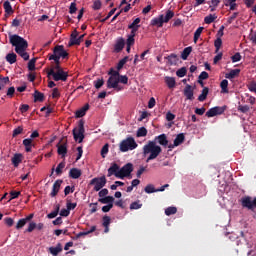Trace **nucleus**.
I'll use <instances>...</instances> for the list:
<instances>
[{
	"label": "nucleus",
	"mask_w": 256,
	"mask_h": 256,
	"mask_svg": "<svg viewBox=\"0 0 256 256\" xmlns=\"http://www.w3.org/2000/svg\"><path fill=\"white\" fill-rule=\"evenodd\" d=\"M215 19H217V14H209L204 18V23H206V25H211Z\"/></svg>",
	"instance_id": "f704fd0d"
},
{
	"label": "nucleus",
	"mask_w": 256,
	"mask_h": 256,
	"mask_svg": "<svg viewBox=\"0 0 256 256\" xmlns=\"http://www.w3.org/2000/svg\"><path fill=\"white\" fill-rule=\"evenodd\" d=\"M184 95L186 97V99H188L189 101H193L194 97H193V88L191 87V85H187L184 89Z\"/></svg>",
	"instance_id": "6ab92c4d"
},
{
	"label": "nucleus",
	"mask_w": 256,
	"mask_h": 256,
	"mask_svg": "<svg viewBox=\"0 0 256 256\" xmlns=\"http://www.w3.org/2000/svg\"><path fill=\"white\" fill-rule=\"evenodd\" d=\"M32 143H33V140L31 138H27L23 140V145L27 153H31V149L33 147Z\"/></svg>",
	"instance_id": "a878e982"
},
{
	"label": "nucleus",
	"mask_w": 256,
	"mask_h": 256,
	"mask_svg": "<svg viewBox=\"0 0 256 256\" xmlns=\"http://www.w3.org/2000/svg\"><path fill=\"white\" fill-rule=\"evenodd\" d=\"M37 59L33 58L28 62V69L29 71H35V63Z\"/></svg>",
	"instance_id": "4d7b16f0"
},
{
	"label": "nucleus",
	"mask_w": 256,
	"mask_h": 256,
	"mask_svg": "<svg viewBox=\"0 0 256 256\" xmlns=\"http://www.w3.org/2000/svg\"><path fill=\"white\" fill-rule=\"evenodd\" d=\"M102 225H103V227H109V225H111V217L104 216Z\"/></svg>",
	"instance_id": "680f3d73"
},
{
	"label": "nucleus",
	"mask_w": 256,
	"mask_h": 256,
	"mask_svg": "<svg viewBox=\"0 0 256 256\" xmlns=\"http://www.w3.org/2000/svg\"><path fill=\"white\" fill-rule=\"evenodd\" d=\"M249 109L250 108L248 105H239L238 106V111H240V113H248Z\"/></svg>",
	"instance_id": "e2e57ef3"
},
{
	"label": "nucleus",
	"mask_w": 256,
	"mask_h": 256,
	"mask_svg": "<svg viewBox=\"0 0 256 256\" xmlns=\"http://www.w3.org/2000/svg\"><path fill=\"white\" fill-rule=\"evenodd\" d=\"M98 201L103 205H113L115 198L113 196H105L104 198H99Z\"/></svg>",
	"instance_id": "4be33fe9"
},
{
	"label": "nucleus",
	"mask_w": 256,
	"mask_h": 256,
	"mask_svg": "<svg viewBox=\"0 0 256 256\" xmlns=\"http://www.w3.org/2000/svg\"><path fill=\"white\" fill-rule=\"evenodd\" d=\"M10 43L13 47H15V51L24 61H29V53H27V47H29V43L23 37L15 34L10 36Z\"/></svg>",
	"instance_id": "f257e3e1"
},
{
	"label": "nucleus",
	"mask_w": 256,
	"mask_h": 256,
	"mask_svg": "<svg viewBox=\"0 0 256 256\" xmlns=\"http://www.w3.org/2000/svg\"><path fill=\"white\" fill-rule=\"evenodd\" d=\"M124 47H125V39L118 38L116 41V44L114 45V51L116 53H119V52L123 51Z\"/></svg>",
	"instance_id": "ddd939ff"
},
{
	"label": "nucleus",
	"mask_w": 256,
	"mask_h": 256,
	"mask_svg": "<svg viewBox=\"0 0 256 256\" xmlns=\"http://www.w3.org/2000/svg\"><path fill=\"white\" fill-rule=\"evenodd\" d=\"M52 56L59 58L62 57V59H66V57H69V53L65 51V48L63 46H56L53 50Z\"/></svg>",
	"instance_id": "9d476101"
},
{
	"label": "nucleus",
	"mask_w": 256,
	"mask_h": 256,
	"mask_svg": "<svg viewBox=\"0 0 256 256\" xmlns=\"http://www.w3.org/2000/svg\"><path fill=\"white\" fill-rule=\"evenodd\" d=\"M145 193H157V189H155V186L153 184H149L144 189Z\"/></svg>",
	"instance_id": "3c124183"
},
{
	"label": "nucleus",
	"mask_w": 256,
	"mask_h": 256,
	"mask_svg": "<svg viewBox=\"0 0 256 256\" xmlns=\"http://www.w3.org/2000/svg\"><path fill=\"white\" fill-rule=\"evenodd\" d=\"M139 23H141V18H136L129 26L128 29H131V33H137L139 31Z\"/></svg>",
	"instance_id": "4468645a"
},
{
	"label": "nucleus",
	"mask_w": 256,
	"mask_h": 256,
	"mask_svg": "<svg viewBox=\"0 0 256 256\" xmlns=\"http://www.w3.org/2000/svg\"><path fill=\"white\" fill-rule=\"evenodd\" d=\"M58 155H61V157L67 155V145L61 144L58 146Z\"/></svg>",
	"instance_id": "e433bc0d"
},
{
	"label": "nucleus",
	"mask_w": 256,
	"mask_h": 256,
	"mask_svg": "<svg viewBox=\"0 0 256 256\" xmlns=\"http://www.w3.org/2000/svg\"><path fill=\"white\" fill-rule=\"evenodd\" d=\"M135 35L136 33L130 32V35H128L127 40H126V45L133 47L135 45Z\"/></svg>",
	"instance_id": "2f4dec72"
},
{
	"label": "nucleus",
	"mask_w": 256,
	"mask_h": 256,
	"mask_svg": "<svg viewBox=\"0 0 256 256\" xmlns=\"http://www.w3.org/2000/svg\"><path fill=\"white\" fill-rule=\"evenodd\" d=\"M221 45H223V40H221V38H217L214 42L216 53H219V49H221Z\"/></svg>",
	"instance_id": "8fccbe9b"
},
{
	"label": "nucleus",
	"mask_w": 256,
	"mask_h": 256,
	"mask_svg": "<svg viewBox=\"0 0 256 256\" xmlns=\"http://www.w3.org/2000/svg\"><path fill=\"white\" fill-rule=\"evenodd\" d=\"M109 75L110 77L107 80L108 89H115V91H123V86L119 85V83H122L123 85H127V83H129V78L125 75H120L119 71L111 69Z\"/></svg>",
	"instance_id": "f03ea898"
},
{
	"label": "nucleus",
	"mask_w": 256,
	"mask_h": 256,
	"mask_svg": "<svg viewBox=\"0 0 256 256\" xmlns=\"http://www.w3.org/2000/svg\"><path fill=\"white\" fill-rule=\"evenodd\" d=\"M168 61L170 65H177V61H179V58L176 54H171L170 56H168Z\"/></svg>",
	"instance_id": "37998d69"
},
{
	"label": "nucleus",
	"mask_w": 256,
	"mask_h": 256,
	"mask_svg": "<svg viewBox=\"0 0 256 256\" xmlns=\"http://www.w3.org/2000/svg\"><path fill=\"white\" fill-rule=\"evenodd\" d=\"M163 23H165L163 22V14L151 20V25L154 27H163Z\"/></svg>",
	"instance_id": "5701e85b"
},
{
	"label": "nucleus",
	"mask_w": 256,
	"mask_h": 256,
	"mask_svg": "<svg viewBox=\"0 0 256 256\" xmlns=\"http://www.w3.org/2000/svg\"><path fill=\"white\" fill-rule=\"evenodd\" d=\"M131 173H133V164L128 163V164L124 165L118 171V173H116V177H118V179H125V177H129V175H131Z\"/></svg>",
	"instance_id": "0eeeda50"
},
{
	"label": "nucleus",
	"mask_w": 256,
	"mask_h": 256,
	"mask_svg": "<svg viewBox=\"0 0 256 256\" xmlns=\"http://www.w3.org/2000/svg\"><path fill=\"white\" fill-rule=\"evenodd\" d=\"M77 12V4L75 2H72L70 4L69 13L73 15V13Z\"/></svg>",
	"instance_id": "69168bd1"
},
{
	"label": "nucleus",
	"mask_w": 256,
	"mask_h": 256,
	"mask_svg": "<svg viewBox=\"0 0 256 256\" xmlns=\"http://www.w3.org/2000/svg\"><path fill=\"white\" fill-rule=\"evenodd\" d=\"M203 27H199L195 32H194V43H197L199 41V37H201V34L203 33Z\"/></svg>",
	"instance_id": "a19ab883"
},
{
	"label": "nucleus",
	"mask_w": 256,
	"mask_h": 256,
	"mask_svg": "<svg viewBox=\"0 0 256 256\" xmlns=\"http://www.w3.org/2000/svg\"><path fill=\"white\" fill-rule=\"evenodd\" d=\"M87 111H89V104L84 105L82 108H80L79 110H77L75 112V117L77 119H80V117H85Z\"/></svg>",
	"instance_id": "2eb2a0df"
},
{
	"label": "nucleus",
	"mask_w": 256,
	"mask_h": 256,
	"mask_svg": "<svg viewBox=\"0 0 256 256\" xmlns=\"http://www.w3.org/2000/svg\"><path fill=\"white\" fill-rule=\"evenodd\" d=\"M63 169H65V162H61L58 164V166L56 167V175H61V173H63Z\"/></svg>",
	"instance_id": "09e8293b"
},
{
	"label": "nucleus",
	"mask_w": 256,
	"mask_h": 256,
	"mask_svg": "<svg viewBox=\"0 0 256 256\" xmlns=\"http://www.w3.org/2000/svg\"><path fill=\"white\" fill-rule=\"evenodd\" d=\"M225 109H227V106L213 107L206 112V117H216V115H223V113H225Z\"/></svg>",
	"instance_id": "1a4fd4ad"
},
{
	"label": "nucleus",
	"mask_w": 256,
	"mask_h": 256,
	"mask_svg": "<svg viewBox=\"0 0 256 256\" xmlns=\"http://www.w3.org/2000/svg\"><path fill=\"white\" fill-rule=\"evenodd\" d=\"M232 63H237L239 61H241V54L239 52H237L236 54H234L232 57Z\"/></svg>",
	"instance_id": "0e129e2a"
},
{
	"label": "nucleus",
	"mask_w": 256,
	"mask_h": 256,
	"mask_svg": "<svg viewBox=\"0 0 256 256\" xmlns=\"http://www.w3.org/2000/svg\"><path fill=\"white\" fill-rule=\"evenodd\" d=\"M95 231H97V226H91L90 230L84 231V232H80L77 234V239H79L80 237H85V235H89L91 233H95Z\"/></svg>",
	"instance_id": "c85d7f7f"
},
{
	"label": "nucleus",
	"mask_w": 256,
	"mask_h": 256,
	"mask_svg": "<svg viewBox=\"0 0 256 256\" xmlns=\"http://www.w3.org/2000/svg\"><path fill=\"white\" fill-rule=\"evenodd\" d=\"M173 17H175V13L171 10H168L166 12V15L163 16V22L164 23H169V21H171V19H173Z\"/></svg>",
	"instance_id": "c9c22d12"
},
{
	"label": "nucleus",
	"mask_w": 256,
	"mask_h": 256,
	"mask_svg": "<svg viewBox=\"0 0 256 256\" xmlns=\"http://www.w3.org/2000/svg\"><path fill=\"white\" fill-rule=\"evenodd\" d=\"M19 195H21V192L11 191L9 201H13V199H17V197H19Z\"/></svg>",
	"instance_id": "052dcab7"
},
{
	"label": "nucleus",
	"mask_w": 256,
	"mask_h": 256,
	"mask_svg": "<svg viewBox=\"0 0 256 256\" xmlns=\"http://www.w3.org/2000/svg\"><path fill=\"white\" fill-rule=\"evenodd\" d=\"M117 173H119V165L116 163L112 164L111 167L108 169V177L115 175L117 177Z\"/></svg>",
	"instance_id": "b1692460"
},
{
	"label": "nucleus",
	"mask_w": 256,
	"mask_h": 256,
	"mask_svg": "<svg viewBox=\"0 0 256 256\" xmlns=\"http://www.w3.org/2000/svg\"><path fill=\"white\" fill-rule=\"evenodd\" d=\"M61 251H63V246L61 245V243H58V244L56 245V247H50V248H49V252H50L51 255H53V256L59 255V253H61Z\"/></svg>",
	"instance_id": "aec40b11"
},
{
	"label": "nucleus",
	"mask_w": 256,
	"mask_h": 256,
	"mask_svg": "<svg viewBox=\"0 0 256 256\" xmlns=\"http://www.w3.org/2000/svg\"><path fill=\"white\" fill-rule=\"evenodd\" d=\"M154 141H158L159 145H162V147H167L169 145V140H167V135L165 134H160Z\"/></svg>",
	"instance_id": "f8f14e48"
},
{
	"label": "nucleus",
	"mask_w": 256,
	"mask_h": 256,
	"mask_svg": "<svg viewBox=\"0 0 256 256\" xmlns=\"http://www.w3.org/2000/svg\"><path fill=\"white\" fill-rule=\"evenodd\" d=\"M43 99H45V95H43V93L39 92V91H35L34 92V101H43Z\"/></svg>",
	"instance_id": "79ce46f5"
},
{
	"label": "nucleus",
	"mask_w": 256,
	"mask_h": 256,
	"mask_svg": "<svg viewBox=\"0 0 256 256\" xmlns=\"http://www.w3.org/2000/svg\"><path fill=\"white\" fill-rule=\"evenodd\" d=\"M161 151H163V149H161V146L157 145L155 141H148L142 148L143 157H147L146 163L157 159L159 155H161Z\"/></svg>",
	"instance_id": "7ed1b4c3"
},
{
	"label": "nucleus",
	"mask_w": 256,
	"mask_h": 256,
	"mask_svg": "<svg viewBox=\"0 0 256 256\" xmlns=\"http://www.w3.org/2000/svg\"><path fill=\"white\" fill-rule=\"evenodd\" d=\"M74 140L77 143H83V139H85V122L80 120L78 123V127L74 128L73 131Z\"/></svg>",
	"instance_id": "39448f33"
},
{
	"label": "nucleus",
	"mask_w": 256,
	"mask_h": 256,
	"mask_svg": "<svg viewBox=\"0 0 256 256\" xmlns=\"http://www.w3.org/2000/svg\"><path fill=\"white\" fill-rule=\"evenodd\" d=\"M141 207H143V204H140L139 201H135L133 203L130 204V209H141Z\"/></svg>",
	"instance_id": "bf43d9fd"
},
{
	"label": "nucleus",
	"mask_w": 256,
	"mask_h": 256,
	"mask_svg": "<svg viewBox=\"0 0 256 256\" xmlns=\"http://www.w3.org/2000/svg\"><path fill=\"white\" fill-rule=\"evenodd\" d=\"M177 77H185L187 75V68L182 67L176 71Z\"/></svg>",
	"instance_id": "de8ad7c7"
},
{
	"label": "nucleus",
	"mask_w": 256,
	"mask_h": 256,
	"mask_svg": "<svg viewBox=\"0 0 256 256\" xmlns=\"http://www.w3.org/2000/svg\"><path fill=\"white\" fill-rule=\"evenodd\" d=\"M77 37H79V32H77V30H74L70 36L69 47L73 45H79V40H77Z\"/></svg>",
	"instance_id": "f3484780"
},
{
	"label": "nucleus",
	"mask_w": 256,
	"mask_h": 256,
	"mask_svg": "<svg viewBox=\"0 0 256 256\" xmlns=\"http://www.w3.org/2000/svg\"><path fill=\"white\" fill-rule=\"evenodd\" d=\"M175 213H177V207L175 206H170L165 209V215H167V217H170V215H175Z\"/></svg>",
	"instance_id": "4c0bfd02"
},
{
	"label": "nucleus",
	"mask_w": 256,
	"mask_h": 256,
	"mask_svg": "<svg viewBox=\"0 0 256 256\" xmlns=\"http://www.w3.org/2000/svg\"><path fill=\"white\" fill-rule=\"evenodd\" d=\"M9 83V77H4L0 79V91L5 89V85H8Z\"/></svg>",
	"instance_id": "603ef678"
},
{
	"label": "nucleus",
	"mask_w": 256,
	"mask_h": 256,
	"mask_svg": "<svg viewBox=\"0 0 256 256\" xmlns=\"http://www.w3.org/2000/svg\"><path fill=\"white\" fill-rule=\"evenodd\" d=\"M35 229H37V223L30 222L28 224V228L26 229V233H33V231H35Z\"/></svg>",
	"instance_id": "49530a36"
},
{
	"label": "nucleus",
	"mask_w": 256,
	"mask_h": 256,
	"mask_svg": "<svg viewBox=\"0 0 256 256\" xmlns=\"http://www.w3.org/2000/svg\"><path fill=\"white\" fill-rule=\"evenodd\" d=\"M107 153H109V144H105L101 149V156L103 157V159H105Z\"/></svg>",
	"instance_id": "5fc2aeb1"
},
{
	"label": "nucleus",
	"mask_w": 256,
	"mask_h": 256,
	"mask_svg": "<svg viewBox=\"0 0 256 256\" xmlns=\"http://www.w3.org/2000/svg\"><path fill=\"white\" fill-rule=\"evenodd\" d=\"M209 95V88L204 87L201 94L198 96V101H205L207 99V96Z\"/></svg>",
	"instance_id": "473e14b6"
},
{
	"label": "nucleus",
	"mask_w": 256,
	"mask_h": 256,
	"mask_svg": "<svg viewBox=\"0 0 256 256\" xmlns=\"http://www.w3.org/2000/svg\"><path fill=\"white\" fill-rule=\"evenodd\" d=\"M98 195H99L100 199H103V198L107 197V195H109V190L104 188L99 191Z\"/></svg>",
	"instance_id": "13d9d810"
},
{
	"label": "nucleus",
	"mask_w": 256,
	"mask_h": 256,
	"mask_svg": "<svg viewBox=\"0 0 256 256\" xmlns=\"http://www.w3.org/2000/svg\"><path fill=\"white\" fill-rule=\"evenodd\" d=\"M90 185H94V191H101L107 185V178L105 176L93 178Z\"/></svg>",
	"instance_id": "6e6552de"
},
{
	"label": "nucleus",
	"mask_w": 256,
	"mask_h": 256,
	"mask_svg": "<svg viewBox=\"0 0 256 256\" xmlns=\"http://www.w3.org/2000/svg\"><path fill=\"white\" fill-rule=\"evenodd\" d=\"M81 175H82V172L79 168L70 169L69 177H71V179H79Z\"/></svg>",
	"instance_id": "412c9836"
},
{
	"label": "nucleus",
	"mask_w": 256,
	"mask_h": 256,
	"mask_svg": "<svg viewBox=\"0 0 256 256\" xmlns=\"http://www.w3.org/2000/svg\"><path fill=\"white\" fill-rule=\"evenodd\" d=\"M23 162V154L16 153L12 157V164L14 167H19V164Z\"/></svg>",
	"instance_id": "a211bd4d"
},
{
	"label": "nucleus",
	"mask_w": 256,
	"mask_h": 256,
	"mask_svg": "<svg viewBox=\"0 0 256 256\" xmlns=\"http://www.w3.org/2000/svg\"><path fill=\"white\" fill-rule=\"evenodd\" d=\"M139 147L135 138L129 136L126 139L122 140L119 144V151L121 153H127L128 151H135Z\"/></svg>",
	"instance_id": "20e7f679"
},
{
	"label": "nucleus",
	"mask_w": 256,
	"mask_h": 256,
	"mask_svg": "<svg viewBox=\"0 0 256 256\" xmlns=\"http://www.w3.org/2000/svg\"><path fill=\"white\" fill-rule=\"evenodd\" d=\"M25 225H27V221L22 218L20 220H18L17 224H16V229H23V227H25Z\"/></svg>",
	"instance_id": "864d4df0"
},
{
	"label": "nucleus",
	"mask_w": 256,
	"mask_h": 256,
	"mask_svg": "<svg viewBox=\"0 0 256 256\" xmlns=\"http://www.w3.org/2000/svg\"><path fill=\"white\" fill-rule=\"evenodd\" d=\"M48 77H52L55 81H67V77H69V74L64 70H49Z\"/></svg>",
	"instance_id": "423d86ee"
},
{
	"label": "nucleus",
	"mask_w": 256,
	"mask_h": 256,
	"mask_svg": "<svg viewBox=\"0 0 256 256\" xmlns=\"http://www.w3.org/2000/svg\"><path fill=\"white\" fill-rule=\"evenodd\" d=\"M241 73L240 69H233L225 75L226 79H235Z\"/></svg>",
	"instance_id": "c756f323"
},
{
	"label": "nucleus",
	"mask_w": 256,
	"mask_h": 256,
	"mask_svg": "<svg viewBox=\"0 0 256 256\" xmlns=\"http://www.w3.org/2000/svg\"><path fill=\"white\" fill-rule=\"evenodd\" d=\"M164 81H165L168 89H175V85H177V81L175 80L174 77L166 76L164 78Z\"/></svg>",
	"instance_id": "dca6fc26"
},
{
	"label": "nucleus",
	"mask_w": 256,
	"mask_h": 256,
	"mask_svg": "<svg viewBox=\"0 0 256 256\" xmlns=\"http://www.w3.org/2000/svg\"><path fill=\"white\" fill-rule=\"evenodd\" d=\"M59 209H60V206H59V204H57L56 209L48 214V219H55V217H57V215H59Z\"/></svg>",
	"instance_id": "c03bdc74"
},
{
	"label": "nucleus",
	"mask_w": 256,
	"mask_h": 256,
	"mask_svg": "<svg viewBox=\"0 0 256 256\" xmlns=\"http://www.w3.org/2000/svg\"><path fill=\"white\" fill-rule=\"evenodd\" d=\"M93 9H94V11H99V9H101V0L94 1Z\"/></svg>",
	"instance_id": "774afa93"
},
{
	"label": "nucleus",
	"mask_w": 256,
	"mask_h": 256,
	"mask_svg": "<svg viewBox=\"0 0 256 256\" xmlns=\"http://www.w3.org/2000/svg\"><path fill=\"white\" fill-rule=\"evenodd\" d=\"M63 180H56L53 184L52 191L50 193V197H57V193H59V189H61V184Z\"/></svg>",
	"instance_id": "9b49d317"
},
{
	"label": "nucleus",
	"mask_w": 256,
	"mask_h": 256,
	"mask_svg": "<svg viewBox=\"0 0 256 256\" xmlns=\"http://www.w3.org/2000/svg\"><path fill=\"white\" fill-rule=\"evenodd\" d=\"M127 61H129V57L126 56L123 59H121L118 64H117V70L121 71V69H123V66L125 65V63H127Z\"/></svg>",
	"instance_id": "a18cd8bd"
},
{
	"label": "nucleus",
	"mask_w": 256,
	"mask_h": 256,
	"mask_svg": "<svg viewBox=\"0 0 256 256\" xmlns=\"http://www.w3.org/2000/svg\"><path fill=\"white\" fill-rule=\"evenodd\" d=\"M3 7H4L6 15H13L14 10H13V6H11V2L5 1L3 3Z\"/></svg>",
	"instance_id": "393cba45"
},
{
	"label": "nucleus",
	"mask_w": 256,
	"mask_h": 256,
	"mask_svg": "<svg viewBox=\"0 0 256 256\" xmlns=\"http://www.w3.org/2000/svg\"><path fill=\"white\" fill-rule=\"evenodd\" d=\"M4 222L6 223V225L8 227H13V224L15 223V221L13 220V218L11 217H7L4 219Z\"/></svg>",
	"instance_id": "338daca9"
},
{
	"label": "nucleus",
	"mask_w": 256,
	"mask_h": 256,
	"mask_svg": "<svg viewBox=\"0 0 256 256\" xmlns=\"http://www.w3.org/2000/svg\"><path fill=\"white\" fill-rule=\"evenodd\" d=\"M219 3H221L220 0H211V4L209 6V9L211 12L217 11V7L219 6Z\"/></svg>",
	"instance_id": "ea45409f"
},
{
	"label": "nucleus",
	"mask_w": 256,
	"mask_h": 256,
	"mask_svg": "<svg viewBox=\"0 0 256 256\" xmlns=\"http://www.w3.org/2000/svg\"><path fill=\"white\" fill-rule=\"evenodd\" d=\"M136 137H147V128L140 127L136 132Z\"/></svg>",
	"instance_id": "58836bf2"
},
{
	"label": "nucleus",
	"mask_w": 256,
	"mask_h": 256,
	"mask_svg": "<svg viewBox=\"0 0 256 256\" xmlns=\"http://www.w3.org/2000/svg\"><path fill=\"white\" fill-rule=\"evenodd\" d=\"M221 87V93H229V81L227 79H224L220 83Z\"/></svg>",
	"instance_id": "7c9ffc66"
},
{
	"label": "nucleus",
	"mask_w": 256,
	"mask_h": 256,
	"mask_svg": "<svg viewBox=\"0 0 256 256\" xmlns=\"http://www.w3.org/2000/svg\"><path fill=\"white\" fill-rule=\"evenodd\" d=\"M6 61L10 63V65H13L14 63H17V54L15 53H8L6 55Z\"/></svg>",
	"instance_id": "bb28decb"
},
{
	"label": "nucleus",
	"mask_w": 256,
	"mask_h": 256,
	"mask_svg": "<svg viewBox=\"0 0 256 256\" xmlns=\"http://www.w3.org/2000/svg\"><path fill=\"white\" fill-rule=\"evenodd\" d=\"M183 141H185V135H183V133H180L174 139V145H176V147H179V145H181Z\"/></svg>",
	"instance_id": "72a5a7b5"
},
{
	"label": "nucleus",
	"mask_w": 256,
	"mask_h": 256,
	"mask_svg": "<svg viewBox=\"0 0 256 256\" xmlns=\"http://www.w3.org/2000/svg\"><path fill=\"white\" fill-rule=\"evenodd\" d=\"M103 85H105V81L103 80V78L94 81V87H96L97 89H101Z\"/></svg>",
	"instance_id": "6e6d98bb"
},
{
	"label": "nucleus",
	"mask_w": 256,
	"mask_h": 256,
	"mask_svg": "<svg viewBox=\"0 0 256 256\" xmlns=\"http://www.w3.org/2000/svg\"><path fill=\"white\" fill-rule=\"evenodd\" d=\"M191 51H193L191 46L186 47L181 53V59H183V61H187V58L191 55Z\"/></svg>",
	"instance_id": "cd10ccee"
}]
</instances>
